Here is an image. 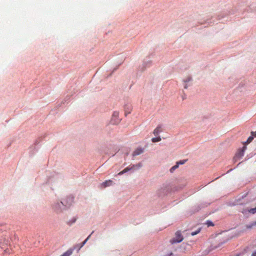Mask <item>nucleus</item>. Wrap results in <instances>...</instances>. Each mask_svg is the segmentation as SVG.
Returning <instances> with one entry per match:
<instances>
[{
	"label": "nucleus",
	"mask_w": 256,
	"mask_h": 256,
	"mask_svg": "<svg viewBox=\"0 0 256 256\" xmlns=\"http://www.w3.org/2000/svg\"><path fill=\"white\" fill-rule=\"evenodd\" d=\"M206 224H208V226H214L213 223L212 222H210V221H208L207 222H206Z\"/></svg>",
	"instance_id": "20"
},
{
	"label": "nucleus",
	"mask_w": 256,
	"mask_h": 256,
	"mask_svg": "<svg viewBox=\"0 0 256 256\" xmlns=\"http://www.w3.org/2000/svg\"><path fill=\"white\" fill-rule=\"evenodd\" d=\"M188 84H186V83H185V84L184 86V88L186 89L188 88Z\"/></svg>",
	"instance_id": "24"
},
{
	"label": "nucleus",
	"mask_w": 256,
	"mask_h": 256,
	"mask_svg": "<svg viewBox=\"0 0 256 256\" xmlns=\"http://www.w3.org/2000/svg\"><path fill=\"white\" fill-rule=\"evenodd\" d=\"M252 254H254L255 256H256V251L254 252Z\"/></svg>",
	"instance_id": "26"
},
{
	"label": "nucleus",
	"mask_w": 256,
	"mask_h": 256,
	"mask_svg": "<svg viewBox=\"0 0 256 256\" xmlns=\"http://www.w3.org/2000/svg\"><path fill=\"white\" fill-rule=\"evenodd\" d=\"M252 226H246V228H252Z\"/></svg>",
	"instance_id": "25"
},
{
	"label": "nucleus",
	"mask_w": 256,
	"mask_h": 256,
	"mask_svg": "<svg viewBox=\"0 0 256 256\" xmlns=\"http://www.w3.org/2000/svg\"><path fill=\"white\" fill-rule=\"evenodd\" d=\"M94 233V231L92 232L91 233V234L90 235H89L88 238L80 244H78V246H79L78 248V250H80L84 244H85L86 242L88 241V240L90 238V236Z\"/></svg>",
	"instance_id": "7"
},
{
	"label": "nucleus",
	"mask_w": 256,
	"mask_h": 256,
	"mask_svg": "<svg viewBox=\"0 0 256 256\" xmlns=\"http://www.w3.org/2000/svg\"><path fill=\"white\" fill-rule=\"evenodd\" d=\"M251 134H252V136H255V137H256V132H251Z\"/></svg>",
	"instance_id": "22"
},
{
	"label": "nucleus",
	"mask_w": 256,
	"mask_h": 256,
	"mask_svg": "<svg viewBox=\"0 0 256 256\" xmlns=\"http://www.w3.org/2000/svg\"><path fill=\"white\" fill-rule=\"evenodd\" d=\"M61 205H63V204L62 202H58L56 204L53 206V208L54 210L56 212H60L62 210Z\"/></svg>",
	"instance_id": "4"
},
{
	"label": "nucleus",
	"mask_w": 256,
	"mask_h": 256,
	"mask_svg": "<svg viewBox=\"0 0 256 256\" xmlns=\"http://www.w3.org/2000/svg\"><path fill=\"white\" fill-rule=\"evenodd\" d=\"M192 80V77L190 76H188L187 78H186L184 80L183 82L184 83H187L188 82H189L191 81Z\"/></svg>",
	"instance_id": "13"
},
{
	"label": "nucleus",
	"mask_w": 256,
	"mask_h": 256,
	"mask_svg": "<svg viewBox=\"0 0 256 256\" xmlns=\"http://www.w3.org/2000/svg\"><path fill=\"white\" fill-rule=\"evenodd\" d=\"M160 140H161V138L160 136L157 137V138H154L152 139V141L153 142H158Z\"/></svg>",
	"instance_id": "12"
},
{
	"label": "nucleus",
	"mask_w": 256,
	"mask_h": 256,
	"mask_svg": "<svg viewBox=\"0 0 256 256\" xmlns=\"http://www.w3.org/2000/svg\"><path fill=\"white\" fill-rule=\"evenodd\" d=\"M124 174V172H123V170H122V171H121V172H120L118 173V175L120 176V175H122Z\"/></svg>",
	"instance_id": "23"
},
{
	"label": "nucleus",
	"mask_w": 256,
	"mask_h": 256,
	"mask_svg": "<svg viewBox=\"0 0 256 256\" xmlns=\"http://www.w3.org/2000/svg\"><path fill=\"white\" fill-rule=\"evenodd\" d=\"M179 166V164L176 162V164L172 167L170 169V172H172L175 170H176L177 168H178Z\"/></svg>",
	"instance_id": "11"
},
{
	"label": "nucleus",
	"mask_w": 256,
	"mask_h": 256,
	"mask_svg": "<svg viewBox=\"0 0 256 256\" xmlns=\"http://www.w3.org/2000/svg\"><path fill=\"white\" fill-rule=\"evenodd\" d=\"M144 152V150L142 148H136L132 153L133 156H138L140 154Z\"/></svg>",
	"instance_id": "5"
},
{
	"label": "nucleus",
	"mask_w": 256,
	"mask_h": 256,
	"mask_svg": "<svg viewBox=\"0 0 256 256\" xmlns=\"http://www.w3.org/2000/svg\"><path fill=\"white\" fill-rule=\"evenodd\" d=\"M77 218H78L76 217V216H74V217H73L70 220H67L66 222V224L69 226H72V224H74V223L76 222V221L77 220Z\"/></svg>",
	"instance_id": "6"
},
{
	"label": "nucleus",
	"mask_w": 256,
	"mask_h": 256,
	"mask_svg": "<svg viewBox=\"0 0 256 256\" xmlns=\"http://www.w3.org/2000/svg\"><path fill=\"white\" fill-rule=\"evenodd\" d=\"M200 231V230H196V232H192L191 233V235H192V236H194V235H196V234H197L198 233H199Z\"/></svg>",
	"instance_id": "18"
},
{
	"label": "nucleus",
	"mask_w": 256,
	"mask_h": 256,
	"mask_svg": "<svg viewBox=\"0 0 256 256\" xmlns=\"http://www.w3.org/2000/svg\"><path fill=\"white\" fill-rule=\"evenodd\" d=\"M254 138L252 136H250L247 140H246V143L247 144H249L253 140Z\"/></svg>",
	"instance_id": "14"
},
{
	"label": "nucleus",
	"mask_w": 256,
	"mask_h": 256,
	"mask_svg": "<svg viewBox=\"0 0 256 256\" xmlns=\"http://www.w3.org/2000/svg\"><path fill=\"white\" fill-rule=\"evenodd\" d=\"M134 167H135L134 165H133L132 166L130 167H127V168H125L124 170H122L123 172H124V174L130 170H134Z\"/></svg>",
	"instance_id": "10"
},
{
	"label": "nucleus",
	"mask_w": 256,
	"mask_h": 256,
	"mask_svg": "<svg viewBox=\"0 0 256 256\" xmlns=\"http://www.w3.org/2000/svg\"><path fill=\"white\" fill-rule=\"evenodd\" d=\"M1 240H2L0 239V248H4V244L2 243Z\"/></svg>",
	"instance_id": "19"
},
{
	"label": "nucleus",
	"mask_w": 256,
	"mask_h": 256,
	"mask_svg": "<svg viewBox=\"0 0 256 256\" xmlns=\"http://www.w3.org/2000/svg\"><path fill=\"white\" fill-rule=\"evenodd\" d=\"M113 184V182L111 180H106L104 182L102 183V185L103 186L104 188H106V186H110L112 185Z\"/></svg>",
	"instance_id": "8"
},
{
	"label": "nucleus",
	"mask_w": 256,
	"mask_h": 256,
	"mask_svg": "<svg viewBox=\"0 0 256 256\" xmlns=\"http://www.w3.org/2000/svg\"><path fill=\"white\" fill-rule=\"evenodd\" d=\"M248 212H250V213H252V214H255L256 213V208H250Z\"/></svg>",
	"instance_id": "16"
},
{
	"label": "nucleus",
	"mask_w": 256,
	"mask_h": 256,
	"mask_svg": "<svg viewBox=\"0 0 256 256\" xmlns=\"http://www.w3.org/2000/svg\"><path fill=\"white\" fill-rule=\"evenodd\" d=\"M251 256H255L254 254H252Z\"/></svg>",
	"instance_id": "27"
},
{
	"label": "nucleus",
	"mask_w": 256,
	"mask_h": 256,
	"mask_svg": "<svg viewBox=\"0 0 256 256\" xmlns=\"http://www.w3.org/2000/svg\"><path fill=\"white\" fill-rule=\"evenodd\" d=\"M246 146H244L241 150H240L236 154L234 159H239L242 158V157L244 155V152L246 150Z\"/></svg>",
	"instance_id": "3"
},
{
	"label": "nucleus",
	"mask_w": 256,
	"mask_h": 256,
	"mask_svg": "<svg viewBox=\"0 0 256 256\" xmlns=\"http://www.w3.org/2000/svg\"><path fill=\"white\" fill-rule=\"evenodd\" d=\"M135 166V167L134 168V170L136 169V168H140L142 167V164L140 162L136 165Z\"/></svg>",
	"instance_id": "15"
},
{
	"label": "nucleus",
	"mask_w": 256,
	"mask_h": 256,
	"mask_svg": "<svg viewBox=\"0 0 256 256\" xmlns=\"http://www.w3.org/2000/svg\"><path fill=\"white\" fill-rule=\"evenodd\" d=\"M186 160H182L179 162H178L177 163L180 164H183L186 162Z\"/></svg>",
	"instance_id": "17"
},
{
	"label": "nucleus",
	"mask_w": 256,
	"mask_h": 256,
	"mask_svg": "<svg viewBox=\"0 0 256 256\" xmlns=\"http://www.w3.org/2000/svg\"><path fill=\"white\" fill-rule=\"evenodd\" d=\"M71 254V252H66L64 253L62 256H69Z\"/></svg>",
	"instance_id": "21"
},
{
	"label": "nucleus",
	"mask_w": 256,
	"mask_h": 256,
	"mask_svg": "<svg viewBox=\"0 0 256 256\" xmlns=\"http://www.w3.org/2000/svg\"><path fill=\"white\" fill-rule=\"evenodd\" d=\"M184 237L182 236L180 231H177L175 233L174 237L172 238L170 242L171 244H174L176 243H179L182 241Z\"/></svg>",
	"instance_id": "1"
},
{
	"label": "nucleus",
	"mask_w": 256,
	"mask_h": 256,
	"mask_svg": "<svg viewBox=\"0 0 256 256\" xmlns=\"http://www.w3.org/2000/svg\"><path fill=\"white\" fill-rule=\"evenodd\" d=\"M162 131L161 127L158 126L154 130L153 133L154 135L158 136Z\"/></svg>",
	"instance_id": "9"
},
{
	"label": "nucleus",
	"mask_w": 256,
	"mask_h": 256,
	"mask_svg": "<svg viewBox=\"0 0 256 256\" xmlns=\"http://www.w3.org/2000/svg\"><path fill=\"white\" fill-rule=\"evenodd\" d=\"M118 116L119 112H113L111 119V122L112 124H117L120 122V120Z\"/></svg>",
	"instance_id": "2"
}]
</instances>
